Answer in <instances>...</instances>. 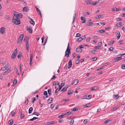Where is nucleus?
<instances>
[{"mask_svg": "<svg viewBox=\"0 0 125 125\" xmlns=\"http://www.w3.org/2000/svg\"><path fill=\"white\" fill-rule=\"evenodd\" d=\"M113 49H114L113 47H111L109 48V50L111 51H113Z\"/></svg>", "mask_w": 125, "mask_h": 125, "instance_id": "56", "label": "nucleus"}, {"mask_svg": "<svg viewBox=\"0 0 125 125\" xmlns=\"http://www.w3.org/2000/svg\"><path fill=\"white\" fill-rule=\"evenodd\" d=\"M33 56V54L32 53L31 54V56L30 57V60H31V61L32 60V58Z\"/></svg>", "mask_w": 125, "mask_h": 125, "instance_id": "30", "label": "nucleus"}, {"mask_svg": "<svg viewBox=\"0 0 125 125\" xmlns=\"http://www.w3.org/2000/svg\"><path fill=\"white\" fill-rule=\"evenodd\" d=\"M38 118L36 117H34L33 118L30 119V120L31 121H32L34 120H36L37 119H38Z\"/></svg>", "mask_w": 125, "mask_h": 125, "instance_id": "31", "label": "nucleus"}, {"mask_svg": "<svg viewBox=\"0 0 125 125\" xmlns=\"http://www.w3.org/2000/svg\"><path fill=\"white\" fill-rule=\"evenodd\" d=\"M98 87L95 86L92 88L91 89V90H95L98 89Z\"/></svg>", "mask_w": 125, "mask_h": 125, "instance_id": "17", "label": "nucleus"}, {"mask_svg": "<svg viewBox=\"0 0 125 125\" xmlns=\"http://www.w3.org/2000/svg\"><path fill=\"white\" fill-rule=\"evenodd\" d=\"M0 33L2 34H4V32L5 30V28L4 27H2L0 28Z\"/></svg>", "mask_w": 125, "mask_h": 125, "instance_id": "5", "label": "nucleus"}, {"mask_svg": "<svg viewBox=\"0 0 125 125\" xmlns=\"http://www.w3.org/2000/svg\"><path fill=\"white\" fill-rule=\"evenodd\" d=\"M86 107H90L91 106V104H87L85 105Z\"/></svg>", "mask_w": 125, "mask_h": 125, "instance_id": "51", "label": "nucleus"}, {"mask_svg": "<svg viewBox=\"0 0 125 125\" xmlns=\"http://www.w3.org/2000/svg\"><path fill=\"white\" fill-rule=\"evenodd\" d=\"M21 116L20 117L21 118V119H23L24 117V115L21 112Z\"/></svg>", "mask_w": 125, "mask_h": 125, "instance_id": "40", "label": "nucleus"}, {"mask_svg": "<svg viewBox=\"0 0 125 125\" xmlns=\"http://www.w3.org/2000/svg\"><path fill=\"white\" fill-rule=\"evenodd\" d=\"M33 109V108L31 107L29 108V114H31V113Z\"/></svg>", "mask_w": 125, "mask_h": 125, "instance_id": "23", "label": "nucleus"}, {"mask_svg": "<svg viewBox=\"0 0 125 125\" xmlns=\"http://www.w3.org/2000/svg\"><path fill=\"white\" fill-rule=\"evenodd\" d=\"M13 122V120L12 119L10 120L9 122V124L10 125H11Z\"/></svg>", "mask_w": 125, "mask_h": 125, "instance_id": "27", "label": "nucleus"}, {"mask_svg": "<svg viewBox=\"0 0 125 125\" xmlns=\"http://www.w3.org/2000/svg\"><path fill=\"white\" fill-rule=\"evenodd\" d=\"M68 87H64L61 90V91L62 92H65L67 89Z\"/></svg>", "mask_w": 125, "mask_h": 125, "instance_id": "21", "label": "nucleus"}, {"mask_svg": "<svg viewBox=\"0 0 125 125\" xmlns=\"http://www.w3.org/2000/svg\"><path fill=\"white\" fill-rule=\"evenodd\" d=\"M59 85V82H56V81L54 82L53 83V85Z\"/></svg>", "mask_w": 125, "mask_h": 125, "instance_id": "22", "label": "nucleus"}, {"mask_svg": "<svg viewBox=\"0 0 125 125\" xmlns=\"http://www.w3.org/2000/svg\"><path fill=\"white\" fill-rule=\"evenodd\" d=\"M92 59L94 61H95L97 60V58L96 57H94L92 58Z\"/></svg>", "mask_w": 125, "mask_h": 125, "instance_id": "45", "label": "nucleus"}, {"mask_svg": "<svg viewBox=\"0 0 125 125\" xmlns=\"http://www.w3.org/2000/svg\"><path fill=\"white\" fill-rule=\"evenodd\" d=\"M29 101V100L28 99H27L25 102V103L26 104H27L28 103V101Z\"/></svg>", "mask_w": 125, "mask_h": 125, "instance_id": "55", "label": "nucleus"}, {"mask_svg": "<svg viewBox=\"0 0 125 125\" xmlns=\"http://www.w3.org/2000/svg\"><path fill=\"white\" fill-rule=\"evenodd\" d=\"M35 8H36L37 10V12L38 13V14L41 16V17H42L41 14V11L39 9L37 8V7H35Z\"/></svg>", "mask_w": 125, "mask_h": 125, "instance_id": "16", "label": "nucleus"}, {"mask_svg": "<svg viewBox=\"0 0 125 125\" xmlns=\"http://www.w3.org/2000/svg\"><path fill=\"white\" fill-rule=\"evenodd\" d=\"M53 100V98L52 97L49 98L48 101V103H51Z\"/></svg>", "mask_w": 125, "mask_h": 125, "instance_id": "19", "label": "nucleus"}, {"mask_svg": "<svg viewBox=\"0 0 125 125\" xmlns=\"http://www.w3.org/2000/svg\"><path fill=\"white\" fill-rule=\"evenodd\" d=\"M13 14L14 16H15L17 18H21L23 17V15L21 13H20L18 14H16L14 13H13Z\"/></svg>", "mask_w": 125, "mask_h": 125, "instance_id": "3", "label": "nucleus"}, {"mask_svg": "<svg viewBox=\"0 0 125 125\" xmlns=\"http://www.w3.org/2000/svg\"><path fill=\"white\" fill-rule=\"evenodd\" d=\"M109 64V63L108 62V63H106L103 64V65L104 66H105L106 65H107Z\"/></svg>", "mask_w": 125, "mask_h": 125, "instance_id": "62", "label": "nucleus"}, {"mask_svg": "<svg viewBox=\"0 0 125 125\" xmlns=\"http://www.w3.org/2000/svg\"><path fill=\"white\" fill-rule=\"evenodd\" d=\"M122 59V57H118L113 59V60L114 62H115V61L117 62L119 61V60H121Z\"/></svg>", "mask_w": 125, "mask_h": 125, "instance_id": "8", "label": "nucleus"}, {"mask_svg": "<svg viewBox=\"0 0 125 125\" xmlns=\"http://www.w3.org/2000/svg\"><path fill=\"white\" fill-rule=\"evenodd\" d=\"M51 89H49L48 90V93L50 95L51 94Z\"/></svg>", "mask_w": 125, "mask_h": 125, "instance_id": "36", "label": "nucleus"}, {"mask_svg": "<svg viewBox=\"0 0 125 125\" xmlns=\"http://www.w3.org/2000/svg\"><path fill=\"white\" fill-rule=\"evenodd\" d=\"M43 94L44 95H46L48 94L47 92L46 91H44Z\"/></svg>", "mask_w": 125, "mask_h": 125, "instance_id": "61", "label": "nucleus"}, {"mask_svg": "<svg viewBox=\"0 0 125 125\" xmlns=\"http://www.w3.org/2000/svg\"><path fill=\"white\" fill-rule=\"evenodd\" d=\"M32 114L33 115H37V116H38L40 115V114L38 113L37 112H35L33 113V114Z\"/></svg>", "mask_w": 125, "mask_h": 125, "instance_id": "41", "label": "nucleus"}, {"mask_svg": "<svg viewBox=\"0 0 125 125\" xmlns=\"http://www.w3.org/2000/svg\"><path fill=\"white\" fill-rule=\"evenodd\" d=\"M92 95H88V96H87L86 97L87 99H89L92 98Z\"/></svg>", "mask_w": 125, "mask_h": 125, "instance_id": "38", "label": "nucleus"}, {"mask_svg": "<svg viewBox=\"0 0 125 125\" xmlns=\"http://www.w3.org/2000/svg\"><path fill=\"white\" fill-rule=\"evenodd\" d=\"M122 68L123 69H125V64H122Z\"/></svg>", "mask_w": 125, "mask_h": 125, "instance_id": "57", "label": "nucleus"}, {"mask_svg": "<svg viewBox=\"0 0 125 125\" xmlns=\"http://www.w3.org/2000/svg\"><path fill=\"white\" fill-rule=\"evenodd\" d=\"M23 37L24 35L23 34H21L20 35L17 42V43H19V42H21L22 40Z\"/></svg>", "mask_w": 125, "mask_h": 125, "instance_id": "4", "label": "nucleus"}, {"mask_svg": "<svg viewBox=\"0 0 125 125\" xmlns=\"http://www.w3.org/2000/svg\"><path fill=\"white\" fill-rule=\"evenodd\" d=\"M72 94V91L71 90H69L68 92L67 93V95H69L71 94Z\"/></svg>", "mask_w": 125, "mask_h": 125, "instance_id": "43", "label": "nucleus"}, {"mask_svg": "<svg viewBox=\"0 0 125 125\" xmlns=\"http://www.w3.org/2000/svg\"><path fill=\"white\" fill-rule=\"evenodd\" d=\"M122 22H120L117 23L115 25L116 27H120L121 26V25L122 24Z\"/></svg>", "mask_w": 125, "mask_h": 125, "instance_id": "18", "label": "nucleus"}, {"mask_svg": "<svg viewBox=\"0 0 125 125\" xmlns=\"http://www.w3.org/2000/svg\"><path fill=\"white\" fill-rule=\"evenodd\" d=\"M78 110V108H74L72 110V111H77Z\"/></svg>", "mask_w": 125, "mask_h": 125, "instance_id": "44", "label": "nucleus"}, {"mask_svg": "<svg viewBox=\"0 0 125 125\" xmlns=\"http://www.w3.org/2000/svg\"><path fill=\"white\" fill-rule=\"evenodd\" d=\"M119 43L121 44H122L125 43L123 41H120L119 42Z\"/></svg>", "mask_w": 125, "mask_h": 125, "instance_id": "52", "label": "nucleus"}, {"mask_svg": "<svg viewBox=\"0 0 125 125\" xmlns=\"http://www.w3.org/2000/svg\"><path fill=\"white\" fill-rule=\"evenodd\" d=\"M103 0H99L98 1V2L99 3H102L103 2Z\"/></svg>", "mask_w": 125, "mask_h": 125, "instance_id": "58", "label": "nucleus"}, {"mask_svg": "<svg viewBox=\"0 0 125 125\" xmlns=\"http://www.w3.org/2000/svg\"><path fill=\"white\" fill-rule=\"evenodd\" d=\"M86 2L87 4H90L91 3V0H87Z\"/></svg>", "mask_w": 125, "mask_h": 125, "instance_id": "24", "label": "nucleus"}, {"mask_svg": "<svg viewBox=\"0 0 125 125\" xmlns=\"http://www.w3.org/2000/svg\"><path fill=\"white\" fill-rule=\"evenodd\" d=\"M87 120L86 119H85L83 121V123L84 124H86L87 122Z\"/></svg>", "mask_w": 125, "mask_h": 125, "instance_id": "63", "label": "nucleus"}, {"mask_svg": "<svg viewBox=\"0 0 125 125\" xmlns=\"http://www.w3.org/2000/svg\"><path fill=\"white\" fill-rule=\"evenodd\" d=\"M82 51V49L80 48L79 47H78L76 49V51L77 52H81Z\"/></svg>", "mask_w": 125, "mask_h": 125, "instance_id": "15", "label": "nucleus"}, {"mask_svg": "<svg viewBox=\"0 0 125 125\" xmlns=\"http://www.w3.org/2000/svg\"><path fill=\"white\" fill-rule=\"evenodd\" d=\"M93 25V23L92 22H90L88 23L86 25H88V26H90L91 25Z\"/></svg>", "mask_w": 125, "mask_h": 125, "instance_id": "35", "label": "nucleus"}, {"mask_svg": "<svg viewBox=\"0 0 125 125\" xmlns=\"http://www.w3.org/2000/svg\"><path fill=\"white\" fill-rule=\"evenodd\" d=\"M67 52H66V51L65 53V56L66 57H68L69 56V53H67Z\"/></svg>", "mask_w": 125, "mask_h": 125, "instance_id": "37", "label": "nucleus"}, {"mask_svg": "<svg viewBox=\"0 0 125 125\" xmlns=\"http://www.w3.org/2000/svg\"><path fill=\"white\" fill-rule=\"evenodd\" d=\"M17 48L16 49L14 52L13 53L11 57V58L12 59L14 58L17 55Z\"/></svg>", "mask_w": 125, "mask_h": 125, "instance_id": "2", "label": "nucleus"}, {"mask_svg": "<svg viewBox=\"0 0 125 125\" xmlns=\"http://www.w3.org/2000/svg\"><path fill=\"white\" fill-rule=\"evenodd\" d=\"M9 63H8L7 64H6V65L5 66V68H6V69L7 68H8L9 67Z\"/></svg>", "mask_w": 125, "mask_h": 125, "instance_id": "49", "label": "nucleus"}, {"mask_svg": "<svg viewBox=\"0 0 125 125\" xmlns=\"http://www.w3.org/2000/svg\"><path fill=\"white\" fill-rule=\"evenodd\" d=\"M118 108L117 107H115L114 108H112L111 109V110L112 111H113L114 110H116L118 109Z\"/></svg>", "mask_w": 125, "mask_h": 125, "instance_id": "34", "label": "nucleus"}, {"mask_svg": "<svg viewBox=\"0 0 125 125\" xmlns=\"http://www.w3.org/2000/svg\"><path fill=\"white\" fill-rule=\"evenodd\" d=\"M29 8L28 7L26 6L23 8V11L27 12L29 11Z\"/></svg>", "mask_w": 125, "mask_h": 125, "instance_id": "12", "label": "nucleus"}, {"mask_svg": "<svg viewBox=\"0 0 125 125\" xmlns=\"http://www.w3.org/2000/svg\"><path fill=\"white\" fill-rule=\"evenodd\" d=\"M83 39L82 37H79L78 39L77 40V42H81L82 40H83Z\"/></svg>", "mask_w": 125, "mask_h": 125, "instance_id": "26", "label": "nucleus"}, {"mask_svg": "<svg viewBox=\"0 0 125 125\" xmlns=\"http://www.w3.org/2000/svg\"><path fill=\"white\" fill-rule=\"evenodd\" d=\"M76 14L75 13L73 15V21L72 23H73V22L74 21H75L76 16Z\"/></svg>", "mask_w": 125, "mask_h": 125, "instance_id": "28", "label": "nucleus"}, {"mask_svg": "<svg viewBox=\"0 0 125 125\" xmlns=\"http://www.w3.org/2000/svg\"><path fill=\"white\" fill-rule=\"evenodd\" d=\"M29 39V37H26L24 38V41L25 42L26 41H28Z\"/></svg>", "mask_w": 125, "mask_h": 125, "instance_id": "29", "label": "nucleus"}, {"mask_svg": "<svg viewBox=\"0 0 125 125\" xmlns=\"http://www.w3.org/2000/svg\"><path fill=\"white\" fill-rule=\"evenodd\" d=\"M66 52H67V53H70V49L69 46V43H68V45L67 48L66 50Z\"/></svg>", "mask_w": 125, "mask_h": 125, "instance_id": "13", "label": "nucleus"}, {"mask_svg": "<svg viewBox=\"0 0 125 125\" xmlns=\"http://www.w3.org/2000/svg\"><path fill=\"white\" fill-rule=\"evenodd\" d=\"M91 52L93 54L95 53L96 52V50L95 49L92 50L91 51Z\"/></svg>", "mask_w": 125, "mask_h": 125, "instance_id": "42", "label": "nucleus"}, {"mask_svg": "<svg viewBox=\"0 0 125 125\" xmlns=\"http://www.w3.org/2000/svg\"><path fill=\"white\" fill-rule=\"evenodd\" d=\"M80 60L79 59H77L76 61V64H78L79 63Z\"/></svg>", "mask_w": 125, "mask_h": 125, "instance_id": "59", "label": "nucleus"}, {"mask_svg": "<svg viewBox=\"0 0 125 125\" xmlns=\"http://www.w3.org/2000/svg\"><path fill=\"white\" fill-rule=\"evenodd\" d=\"M55 123L54 121H52V122H50L48 123V125L50 124L51 125L52 124H53L54 123Z\"/></svg>", "mask_w": 125, "mask_h": 125, "instance_id": "53", "label": "nucleus"}, {"mask_svg": "<svg viewBox=\"0 0 125 125\" xmlns=\"http://www.w3.org/2000/svg\"><path fill=\"white\" fill-rule=\"evenodd\" d=\"M6 70V69L5 67H3L1 69V70L2 71H4Z\"/></svg>", "mask_w": 125, "mask_h": 125, "instance_id": "48", "label": "nucleus"}, {"mask_svg": "<svg viewBox=\"0 0 125 125\" xmlns=\"http://www.w3.org/2000/svg\"><path fill=\"white\" fill-rule=\"evenodd\" d=\"M81 35L79 33H77L76 34V37H79L81 36Z\"/></svg>", "mask_w": 125, "mask_h": 125, "instance_id": "50", "label": "nucleus"}, {"mask_svg": "<svg viewBox=\"0 0 125 125\" xmlns=\"http://www.w3.org/2000/svg\"><path fill=\"white\" fill-rule=\"evenodd\" d=\"M27 31L30 33H32V28L30 27H29L28 26H27Z\"/></svg>", "mask_w": 125, "mask_h": 125, "instance_id": "6", "label": "nucleus"}, {"mask_svg": "<svg viewBox=\"0 0 125 125\" xmlns=\"http://www.w3.org/2000/svg\"><path fill=\"white\" fill-rule=\"evenodd\" d=\"M5 18L6 19H9L10 18L9 16V15L6 16L5 17Z\"/></svg>", "mask_w": 125, "mask_h": 125, "instance_id": "54", "label": "nucleus"}, {"mask_svg": "<svg viewBox=\"0 0 125 125\" xmlns=\"http://www.w3.org/2000/svg\"><path fill=\"white\" fill-rule=\"evenodd\" d=\"M74 122V120L73 119H72L70 121V125H72Z\"/></svg>", "mask_w": 125, "mask_h": 125, "instance_id": "47", "label": "nucleus"}, {"mask_svg": "<svg viewBox=\"0 0 125 125\" xmlns=\"http://www.w3.org/2000/svg\"><path fill=\"white\" fill-rule=\"evenodd\" d=\"M68 64L69 65L68 66V68H70L71 67L72 65V61L71 59H70L69 60Z\"/></svg>", "mask_w": 125, "mask_h": 125, "instance_id": "11", "label": "nucleus"}, {"mask_svg": "<svg viewBox=\"0 0 125 125\" xmlns=\"http://www.w3.org/2000/svg\"><path fill=\"white\" fill-rule=\"evenodd\" d=\"M104 68V67H101L100 68H98L97 69V70L98 71H99L103 69Z\"/></svg>", "mask_w": 125, "mask_h": 125, "instance_id": "64", "label": "nucleus"}, {"mask_svg": "<svg viewBox=\"0 0 125 125\" xmlns=\"http://www.w3.org/2000/svg\"><path fill=\"white\" fill-rule=\"evenodd\" d=\"M98 32H99L101 33H102L104 32L105 31L104 30H101L98 31Z\"/></svg>", "mask_w": 125, "mask_h": 125, "instance_id": "33", "label": "nucleus"}, {"mask_svg": "<svg viewBox=\"0 0 125 125\" xmlns=\"http://www.w3.org/2000/svg\"><path fill=\"white\" fill-rule=\"evenodd\" d=\"M64 116V115H63V114H62L61 115H59L58 116V117L60 118H62Z\"/></svg>", "mask_w": 125, "mask_h": 125, "instance_id": "46", "label": "nucleus"}, {"mask_svg": "<svg viewBox=\"0 0 125 125\" xmlns=\"http://www.w3.org/2000/svg\"><path fill=\"white\" fill-rule=\"evenodd\" d=\"M54 106V104H51V109H52L53 108Z\"/></svg>", "mask_w": 125, "mask_h": 125, "instance_id": "60", "label": "nucleus"}, {"mask_svg": "<svg viewBox=\"0 0 125 125\" xmlns=\"http://www.w3.org/2000/svg\"><path fill=\"white\" fill-rule=\"evenodd\" d=\"M79 81L78 80L76 79L74 80L73 82L72 85H76L78 83Z\"/></svg>", "mask_w": 125, "mask_h": 125, "instance_id": "9", "label": "nucleus"}, {"mask_svg": "<svg viewBox=\"0 0 125 125\" xmlns=\"http://www.w3.org/2000/svg\"><path fill=\"white\" fill-rule=\"evenodd\" d=\"M17 83V81L16 79H15L13 81V84L14 85H15Z\"/></svg>", "mask_w": 125, "mask_h": 125, "instance_id": "32", "label": "nucleus"}, {"mask_svg": "<svg viewBox=\"0 0 125 125\" xmlns=\"http://www.w3.org/2000/svg\"><path fill=\"white\" fill-rule=\"evenodd\" d=\"M10 71L11 70L9 69H8L6 70V71L4 72V73L3 74V75L5 76V75H7L10 72Z\"/></svg>", "mask_w": 125, "mask_h": 125, "instance_id": "7", "label": "nucleus"}, {"mask_svg": "<svg viewBox=\"0 0 125 125\" xmlns=\"http://www.w3.org/2000/svg\"><path fill=\"white\" fill-rule=\"evenodd\" d=\"M114 97L115 99H117L119 97V96L118 94H115L114 95Z\"/></svg>", "mask_w": 125, "mask_h": 125, "instance_id": "25", "label": "nucleus"}, {"mask_svg": "<svg viewBox=\"0 0 125 125\" xmlns=\"http://www.w3.org/2000/svg\"><path fill=\"white\" fill-rule=\"evenodd\" d=\"M117 35H118L117 36V40H118L120 39L121 36L120 33L118 31H116V35L117 36Z\"/></svg>", "mask_w": 125, "mask_h": 125, "instance_id": "10", "label": "nucleus"}, {"mask_svg": "<svg viewBox=\"0 0 125 125\" xmlns=\"http://www.w3.org/2000/svg\"><path fill=\"white\" fill-rule=\"evenodd\" d=\"M12 21L16 25H19L21 23V22L19 19V18H17L16 17L15 19V17L13 16Z\"/></svg>", "mask_w": 125, "mask_h": 125, "instance_id": "1", "label": "nucleus"}, {"mask_svg": "<svg viewBox=\"0 0 125 125\" xmlns=\"http://www.w3.org/2000/svg\"><path fill=\"white\" fill-rule=\"evenodd\" d=\"M11 116H14V115H15V112L13 111H12L11 112Z\"/></svg>", "mask_w": 125, "mask_h": 125, "instance_id": "39", "label": "nucleus"}, {"mask_svg": "<svg viewBox=\"0 0 125 125\" xmlns=\"http://www.w3.org/2000/svg\"><path fill=\"white\" fill-rule=\"evenodd\" d=\"M26 49L27 50H29V43L28 42H27L26 44Z\"/></svg>", "mask_w": 125, "mask_h": 125, "instance_id": "20", "label": "nucleus"}, {"mask_svg": "<svg viewBox=\"0 0 125 125\" xmlns=\"http://www.w3.org/2000/svg\"><path fill=\"white\" fill-rule=\"evenodd\" d=\"M29 19L31 20V21L32 22L31 23V21L30 22V23L34 26L35 24V22L33 21V20L32 18L29 17Z\"/></svg>", "mask_w": 125, "mask_h": 125, "instance_id": "14", "label": "nucleus"}]
</instances>
